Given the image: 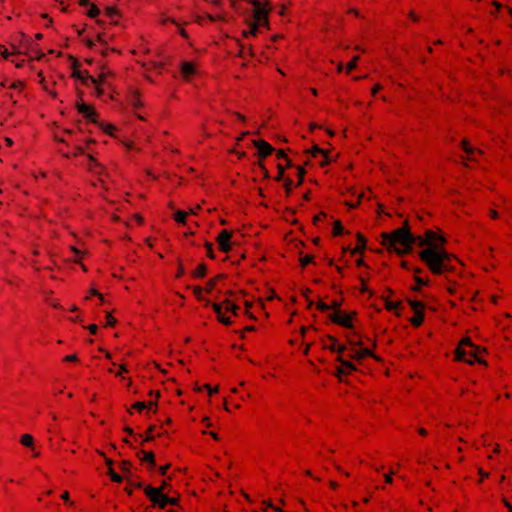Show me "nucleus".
<instances>
[{"mask_svg":"<svg viewBox=\"0 0 512 512\" xmlns=\"http://www.w3.org/2000/svg\"><path fill=\"white\" fill-rule=\"evenodd\" d=\"M278 175L276 176V180L277 181H280L283 177V174H284V170H285V166H283L282 164H278Z\"/></svg>","mask_w":512,"mask_h":512,"instance_id":"45","label":"nucleus"},{"mask_svg":"<svg viewBox=\"0 0 512 512\" xmlns=\"http://www.w3.org/2000/svg\"><path fill=\"white\" fill-rule=\"evenodd\" d=\"M71 250L73 251V253L76 255V259H75V262H78L80 259H81V252L80 250H78L77 248L75 247H71Z\"/></svg>","mask_w":512,"mask_h":512,"instance_id":"56","label":"nucleus"},{"mask_svg":"<svg viewBox=\"0 0 512 512\" xmlns=\"http://www.w3.org/2000/svg\"><path fill=\"white\" fill-rule=\"evenodd\" d=\"M77 108L79 113H81L84 117H86L89 120L95 121L94 117L96 116V113L91 106L85 103H81L77 105Z\"/></svg>","mask_w":512,"mask_h":512,"instance_id":"19","label":"nucleus"},{"mask_svg":"<svg viewBox=\"0 0 512 512\" xmlns=\"http://www.w3.org/2000/svg\"><path fill=\"white\" fill-rule=\"evenodd\" d=\"M312 157L314 158H317V157H321V160H320V165L321 166H324L326 164H328V155H327V152L320 149L318 146H314L311 151H310Z\"/></svg>","mask_w":512,"mask_h":512,"instance_id":"20","label":"nucleus"},{"mask_svg":"<svg viewBox=\"0 0 512 512\" xmlns=\"http://www.w3.org/2000/svg\"><path fill=\"white\" fill-rule=\"evenodd\" d=\"M462 145L468 159L470 160L476 159V155L481 154V150L472 148L466 141H463Z\"/></svg>","mask_w":512,"mask_h":512,"instance_id":"21","label":"nucleus"},{"mask_svg":"<svg viewBox=\"0 0 512 512\" xmlns=\"http://www.w3.org/2000/svg\"><path fill=\"white\" fill-rule=\"evenodd\" d=\"M380 237L381 244L385 246L388 251L395 252L398 255L408 254L417 241L416 237L410 233L407 221L404 222L402 227L391 232H384Z\"/></svg>","mask_w":512,"mask_h":512,"instance_id":"2","label":"nucleus"},{"mask_svg":"<svg viewBox=\"0 0 512 512\" xmlns=\"http://www.w3.org/2000/svg\"><path fill=\"white\" fill-rule=\"evenodd\" d=\"M0 54L5 58L7 59L10 55H12L13 53H9L8 50L4 47H0Z\"/></svg>","mask_w":512,"mask_h":512,"instance_id":"55","label":"nucleus"},{"mask_svg":"<svg viewBox=\"0 0 512 512\" xmlns=\"http://www.w3.org/2000/svg\"><path fill=\"white\" fill-rule=\"evenodd\" d=\"M251 307H252V303L249 301H245V314L247 316H249L250 318H254V316L250 312Z\"/></svg>","mask_w":512,"mask_h":512,"instance_id":"47","label":"nucleus"},{"mask_svg":"<svg viewBox=\"0 0 512 512\" xmlns=\"http://www.w3.org/2000/svg\"><path fill=\"white\" fill-rule=\"evenodd\" d=\"M101 129L109 134V135H113L114 134V131L116 130V127L112 124H109V123H105V124H101Z\"/></svg>","mask_w":512,"mask_h":512,"instance_id":"33","label":"nucleus"},{"mask_svg":"<svg viewBox=\"0 0 512 512\" xmlns=\"http://www.w3.org/2000/svg\"><path fill=\"white\" fill-rule=\"evenodd\" d=\"M482 351L475 346L469 338L460 341L455 351V359L468 364H474L481 361Z\"/></svg>","mask_w":512,"mask_h":512,"instance_id":"6","label":"nucleus"},{"mask_svg":"<svg viewBox=\"0 0 512 512\" xmlns=\"http://www.w3.org/2000/svg\"><path fill=\"white\" fill-rule=\"evenodd\" d=\"M161 24L166 25L167 23H172L175 25H178L175 19L169 17V16H162L160 19Z\"/></svg>","mask_w":512,"mask_h":512,"instance_id":"41","label":"nucleus"},{"mask_svg":"<svg viewBox=\"0 0 512 512\" xmlns=\"http://www.w3.org/2000/svg\"><path fill=\"white\" fill-rule=\"evenodd\" d=\"M206 19H208L211 22H214V21H225L226 20V15L222 11H217V12H214V13H207L204 16L198 15V16H196L195 21L198 24H203Z\"/></svg>","mask_w":512,"mask_h":512,"instance_id":"16","label":"nucleus"},{"mask_svg":"<svg viewBox=\"0 0 512 512\" xmlns=\"http://www.w3.org/2000/svg\"><path fill=\"white\" fill-rule=\"evenodd\" d=\"M357 244L353 249H350L351 255L363 254L366 249V239L360 233H357Z\"/></svg>","mask_w":512,"mask_h":512,"instance_id":"18","label":"nucleus"},{"mask_svg":"<svg viewBox=\"0 0 512 512\" xmlns=\"http://www.w3.org/2000/svg\"><path fill=\"white\" fill-rule=\"evenodd\" d=\"M110 72L103 69L97 77H88L91 84L95 87V92L98 97L102 96L104 91L102 85L105 84Z\"/></svg>","mask_w":512,"mask_h":512,"instance_id":"12","label":"nucleus"},{"mask_svg":"<svg viewBox=\"0 0 512 512\" xmlns=\"http://www.w3.org/2000/svg\"><path fill=\"white\" fill-rule=\"evenodd\" d=\"M206 272H207L206 265L201 263V264L197 265V267L193 271V277L202 278L206 275Z\"/></svg>","mask_w":512,"mask_h":512,"instance_id":"25","label":"nucleus"},{"mask_svg":"<svg viewBox=\"0 0 512 512\" xmlns=\"http://www.w3.org/2000/svg\"><path fill=\"white\" fill-rule=\"evenodd\" d=\"M50 416H51L52 423L49 424L48 432L51 434H54V435H59V433H60L59 428H58V425L56 424L57 415H56V413H51Z\"/></svg>","mask_w":512,"mask_h":512,"instance_id":"23","label":"nucleus"},{"mask_svg":"<svg viewBox=\"0 0 512 512\" xmlns=\"http://www.w3.org/2000/svg\"><path fill=\"white\" fill-rule=\"evenodd\" d=\"M358 60H359V56H354L352 58V60L347 63V65H346V72L347 73L352 72L356 68Z\"/></svg>","mask_w":512,"mask_h":512,"instance_id":"30","label":"nucleus"},{"mask_svg":"<svg viewBox=\"0 0 512 512\" xmlns=\"http://www.w3.org/2000/svg\"><path fill=\"white\" fill-rule=\"evenodd\" d=\"M222 278H223V276H222V275H218V276H216L215 278H213V279L209 280V281H208V283L206 284V291H207L208 293H210V292L213 290V288H214L215 284H216L220 279H222Z\"/></svg>","mask_w":512,"mask_h":512,"instance_id":"31","label":"nucleus"},{"mask_svg":"<svg viewBox=\"0 0 512 512\" xmlns=\"http://www.w3.org/2000/svg\"><path fill=\"white\" fill-rule=\"evenodd\" d=\"M323 348L328 349L332 352H336L338 356L347 350V347L345 345L340 344L338 340L332 336H327L323 340Z\"/></svg>","mask_w":512,"mask_h":512,"instance_id":"13","label":"nucleus"},{"mask_svg":"<svg viewBox=\"0 0 512 512\" xmlns=\"http://www.w3.org/2000/svg\"><path fill=\"white\" fill-rule=\"evenodd\" d=\"M419 258L434 275L452 271L453 261L457 260L444 247H426L419 252Z\"/></svg>","mask_w":512,"mask_h":512,"instance_id":"1","label":"nucleus"},{"mask_svg":"<svg viewBox=\"0 0 512 512\" xmlns=\"http://www.w3.org/2000/svg\"><path fill=\"white\" fill-rule=\"evenodd\" d=\"M382 89V86L380 84L374 85V87L371 90L372 95H376L380 90Z\"/></svg>","mask_w":512,"mask_h":512,"instance_id":"61","label":"nucleus"},{"mask_svg":"<svg viewBox=\"0 0 512 512\" xmlns=\"http://www.w3.org/2000/svg\"><path fill=\"white\" fill-rule=\"evenodd\" d=\"M254 146L258 149L259 156L265 158L272 154L273 147L265 140L259 139L253 141Z\"/></svg>","mask_w":512,"mask_h":512,"instance_id":"15","label":"nucleus"},{"mask_svg":"<svg viewBox=\"0 0 512 512\" xmlns=\"http://www.w3.org/2000/svg\"><path fill=\"white\" fill-rule=\"evenodd\" d=\"M416 239V243L420 247H444V243L446 241L442 235H439L432 230L425 231L423 237H417Z\"/></svg>","mask_w":512,"mask_h":512,"instance_id":"7","label":"nucleus"},{"mask_svg":"<svg viewBox=\"0 0 512 512\" xmlns=\"http://www.w3.org/2000/svg\"><path fill=\"white\" fill-rule=\"evenodd\" d=\"M109 474H110V478L112 481H114V482L122 481V477L119 474L115 473L112 468H110Z\"/></svg>","mask_w":512,"mask_h":512,"instance_id":"39","label":"nucleus"},{"mask_svg":"<svg viewBox=\"0 0 512 512\" xmlns=\"http://www.w3.org/2000/svg\"><path fill=\"white\" fill-rule=\"evenodd\" d=\"M75 77H77L78 79H80L82 81L83 84L87 85V86H90L92 85L90 80L87 79L88 77H91L88 72H81V71H78V72H74L73 74Z\"/></svg>","mask_w":512,"mask_h":512,"instance_id":"26","label":"nucleus"},{"mask_svg":"<svg viewBox=\"0 0 512 512\" xmlns=\"http://www.w3.org/2000/svg\"><path fill=\"white\" fill-rule=\"evenodd\" d=\"M205 248H206V254L208 257L210 258H214V253H213V247H212V244L207 242L205 244Z\"/></svg>","mask_w":512,"mask_h":512,"instance_id":"43","label":"nucleus"},{"mask_svg":"<svg viewBox=\"0 0 512 512\" xmlns=\"http://www.w3.org/2000/svg\"><path fill=\"white\" fill-rule=\"evenodd\" d=\"M89 161H90L89 169H90V170H94V169H95V172H96V173H100V171L102 170V168H101V167H100V165L96 162V160H95L92 156H89Z\"/></svg>","mask_w":512,"mask_h":512,"instance_id":"34","label":"nucleus"},{"mask_svg":"<svg viewBox=\"0 0 512 512\" xmlns=\"http://www.w3.org/2000/svg\"><path fill=\"white\" fill-rule=\"evenodd\" d=\"M20 443L25 447L33 448L34 438L31 434H23L20 437Z\"/></svg>","mask_w":512,"mask_h":512,"instance_id":"24","label":"nucleus"},{"mask_svg":"<svg viewBox=\"0 0 512 512\" xmlns=\"http://www.w3.org/2000/svg\"><path fill=\"white\" fill-rule=\"evenodd\" d=\"M343 231V227L340 221H335L333 226V235H340Z\"/></svg>","mask_w":512,"mask_h":512,"instance_id":"36","label":"nucleus"},{"mask_svg":"<svg viewBox=\"0 0 512 512\" xmlns=\"http://www.w3.org/2000/svg\"><path fill=\"white\" fill-rule=\"evenodd\" d=\"M116 322V318L111 313L106 314V326L112 327L116 324Z\"/></svg>","mask_w":512,"mask_h":512,"instance_id":"38","label":"nucleus"},{"mask_svg":"<svg viewBox=\"0 0 512 512\" xmlns=\"http://www.w3.org/2000/svg\"><path fill=\"white\" fill-rule=\"evenodd\" d=\"M402 306L401 301H386L385 308L388 311H395L397 312Z\"/></svg>","mask_w":512,"mask_h":512,"instance_id":"29","label":"nucleus"},{"mask_svg":"<svg viewBox=\"0 0 512 512\" xmlns=\"http://www.w3.org/2000/svg\"><path fill=\"white\" fill-rule=\"evenodd\" d=\"M128 372L125 364L120 365L119 371L116 373L117 376L122 377L123 373Z\"/></svg>","mask_w":512,"mask_h":512,"instance_id":"54","label":"nucleus"},{"mask_svg":"<svg viewBox=\"0 0 512 512\" xmlns=\"http://www.w3.org/2000/svg\"><path fill=\"white\" fill-rule=\"evenodd\" d=\"M276 157L278 159H285L287 161V165H289V160L287 159L286 154H285V152L283 150H278L276 152Z\"/></svg>","mask_w":512,"mask_h":512,"instance_id":"51","label":"nucleus"},{"mask_svg":"<svg viewBox=\"0 0 512 512\" xmlns=\"http://www.w3.org/2000/svg\"><path fill=\"white\" fill-rule=\"evenodd\" d=\"M143 460L150 463L152 466L155 465V458L153 452H143Z\"/></svg>","mask_w":512,"mask_h":512,"instance_id":"35","label":"nucleus"},{"mask_svg":"<svg viewBox=\"0 0 512 512\" xmlns=\"http://www.w3.org/2000/svg\"><path fill=\"white\" fill-rule=\"evenodd\" d=\"M129 102L134 108L142 106L141 97L138 91H133L129 97Z\"/></svg>","mask_w":512,"mask_h":512,"instance_id":"22","label":"nucleus"},{"mask_svg":"<svg viewBox=\"0 0 512 512\" xmlns=\"http://www.w3.org/2000/svg\"><path fill=\"white\" fill-rule=\"evenodd\" d=\"M64 361H67V362H74V361H77V355H76V354L67 355V356L64 358Z\"/></svg>","mask_w":512,"mask_h":512,"instance_id":"57","label":"nucleus"},{"mask_svg":"<svg viewBox=\"0 0 512 512\" xmlns=\"http://www.w3.org/2000/svg\"><path fill=\"white\" fill-rule=\"evenodd\" d=\"M87 328L91 334L97 333L98 327L96 324H90Z\"/></svg>","mask_w":512,"mask_h":512,"instance_id":"59","label":"nucleus"},{"mask_svg":"<svg viewBox=\"0 0 512 512\" xmlns=\"http://www.w3.org/2000/svg\"><path fill=\"white\" fill-rule=\"evenodd\" d=\"M212 308L217 314L218 321L227 326L233 323L232 318L238 315L240 309L236 302L229 298L212 303Z\"/></svg>","mask_w":512,"mask_h":512,"instance_id":"5","label":"nucleus"},{"mask_svg":"<svg viewBox=\"0 0 512 512\" xmlns=\"http://www.w3.org/2000/svg\"><path fill=\"white\" fill-rule=\"evenodd\" d=\"M71 136V132L70 131H66L65 132V135H63L62 137L58 138L59 141L61 142H68V137Z\"/></svg>","mask_w":512,"mask_h":512,"instance_id":"60","label":"nucleus"},{"mask_svg":"<svg viewBox=\"0 0 512 512\" xmlns=\"http://www.w3.org/2000/svg\"><path fill=\"white\" fill-rule=\"evenodd\" d=\"M90 295L92 296H98L99 299L103 302V295L100 294L96 289H91L90 290Z\"/></svg>","mask_w":512,"mask_h":512,"instance_id":"62","label":"nucleus"},{"mask_svg":"<svg viewBox=\"0 0 512 512\" xmlns=\"http://www.w3.org/2000/svg\"><path fill=\"white\" fill-rule=\"evenodd\" d=\"M253 6L252 21L248 30L243 31L245 37L255 36L261 27H268V14L272 7L268 0H249Z\"/></svg>","mask_w":512,"mask_h":512,"instance_id":"3","label":"nucleus"},{"mask_svg":"<svg viewBox=\"0 0 512 512\" xmlns=\"http://www.w3.org/2000/svg\"><path fill=\"white\" fill-rule=\"evenodd\" d=\"M153 431H154V427L153 426L149 427L147 429L146 433H145L143 441H151V440H153L154 439Z\"/></svg>","mask_w":512,"mask_h":512,"instance_id":"37","label":"nucleus"},{"mask_svg":"<svg viewBox=\"0 0 512 512\" xmlns=\"http://www.w3.org/2000/svg\"><path fill=\"white\" fill-rule=\"evenodd\" d=\"M203 388L207 389L209 395H212V394L217 393L219 391V387L218 386L211 387L209 384H205L203 386Z\"/></svg>","mask_w":512,"mask_h":512,"instance_id":"44","label":"nucleus"},{"mask_svg":"<svg viewBox=\"0 0 512 512\" xmlns=\"http://www.w3.org/2000/svg\"><path fill=\"white\" fill-rule=\"evenodd\" d=\"M297 173H298V185H300L303 181L305 169L302 166L297 167Z\"/></svg>","mask_w":512,"mask_h":512,"instance_id":"40","label":"nucleus"},{"mask_svg":"<svg viewBox=\"0 0 512 512\" xmlns=\"http://www.w3.org/2000/svg\"><path fill=\"white\" fill-rule=\"evenodd\" d=\"M408 17L413 22H418L420 20V17L413 10L408 13Z\"/></svg>","mask_w":512,"mask_h":512,"instance_id":"49","label":"nucleus"},{"mask_svg":"<svg viewBox=\"0 0 512 512\" xmlns=\"http://www.w3.org/2000/svg\"><path fill=\"white\" fill-rule=\"evenodd\" d=\"M396 471H390V473L384 475L385 482L390 484L392 483V475L396 474Z\"/></svg>","mask_w":512,"mask_h":512,"instance_id":"53","label":"nucleus"},{"mask_svg":"<svg viewBox=\"0 0 512 512\" xmlns=\"http://www.w3.org/2000/svg\"><path fill=\"white\" fill-rule=\"evenodd\" d=\"M337 361L341 363L338 368V373L341 375H349L356 370L355 366L350 361L344 360L341 355L337 357Z\"/></svg>","mask_w":512,"mask_h":512,"instance_id":"17","label":"nucleus"},{"mask_svg":"<svg viewBox=\"0 0 512 512\" xmlns=\"http://www.w3.org/2000/svg\"><path fill=\"white\" fill-rule=\"evenodd\" d=\"M188 216V212L187 211H182V210H178L175 214H174V220L178 223V224H185V221H186V217Z\"/></svg>","mask_w":512,"mask_h":512,"instance_id":"27","label":"nucleus"},{"mask_svg":"<svg viewBox=\"0 0 512 512\" xmlns=\"http://www.w3.org/2000/svg\"><path fill=\"white\" fill-rule=\"evenodd\" d=\"M169 469V464L163 465L160 467L159 471L161 475H165Z\"/></svg>","mask_w":512,"mask_h":512,"instance_id":"64","label":"nucleus"},{"mask_svg":"<svg viewBox=\"0 0 512 512\" xmlns=\"http://www.w3.org/2000/svg\"><path fill=\"white\" fill-rule=\"evenodd\" d=\"M153 406H155V403L154 402H149V403H146V402H136L133 404L132 408L141 412L142 410L146 409V408H149L151 409Z\"/></svg>","mask_w":512,"mask_h":512,"instance_id":"28","label":"nucleus"},{"mask_svg":"<svg viewBox=\"0 0 512 512\" xmlns=\"http://www.w3.org/2000/svg\"><path fill=\"white\" fill-rule=\"evenodd\" d=\"M179 73L183 81L190 83L199 75V65L194 61H181L179 64Z\"/></svg>","mask_w":512,"mask_h":512,"instance_id":"8","label":"nucleus"},{"mask_svg":"<svg viewBox=\"0 0 512 512\" xmlns=\"http://www.w3.org/2000/svg\"><path fill=\"white\" fill-rule=\"evenodd\" d=\"M317 309L322 312H325V311L330 310V306L328 304L320 301L317 303Z\"/></svg>","mask_w":512,"mask_h":512,"instance_id":"46","label":"nucleus"},{"mask_svg":"<svg viewBox=\"0 0 512 512\" xmlns=\"http://www.w3.org/2000/svg\"><path fill=\"white\" fill-rule=\"evenodd\" d=\"M100 14V10L98 9V7L95 5V4H91L88 11H87V15L90 17V18H95L97 17L98 15Z\"/></svg>","mask_w":512,"mask_h":512,"instance_id":"32","label":"nucleus"},{"mask_svg":"<svg viewBox=\"0 0 512 512\" xmlns=\"http://www.w3.org/2000/svg\"><path fill=\"white\" fill-rule=\"evenodd\" d=\"M146 496L159 507L164 508L169 504L170 497L165 493L161 492V489H155L154 487L148 486L145 488Z\"/></svg>","mask_w":512,"mask_h":512,"instance_id":"10","label":"nucleus"},{"mask_svg":"<svg viewBox=\"0 0 512 512\" xmlns=\"http://www.w3.org/2000/svg\"><path fill=\"white\" fill-rule=\"evenodd\" d=\"M231 237H232V233L226 229L222 230L218 236H217V243H218V246H219V249L224 252V253H227L231 250Z\"/></svg>","mask_w":512,"mask_h":512,"instance_id":"14","label":"nucleus"},{"mask_svg":"<svg viewBox=\"0 0 512 512\" xmlns=\"http://www.w3.org/2000/svg\"><path fill=\"white\" fill-rule=\"evenodd\" d=\"M409 304L414 312V316L410 319V322L413 326L419 327L424 321L425 305L423 302L417 300L409 301Z\"/></svg>","mask_w":512,"mask_h":512,"instance_id":"11","label":"nucleus"},{"mask_svg":"<svg viewBox=\"0 0 512 512\" xmlns=\"http://www.w3.org/2000/svg\"><path fill=\"white\" fill-rule=\"evenodd\" d=\"M200 210H201V206L196 205L195 207L189 209V211H187V212H188V215H197Z\"/></svg>","mask_w":512,"mask_h":512,"instance_id":"52","label":"nucleus"},{"mask_svg":"<svg viewBox=\"0 0 512 512\" xmlns=\"http://www.w3.org/2000/svg\"><path fill=\"white\" fill-rule=\"evenodd\" d=\"M312 259H313V257H312V256H310V255H305L304 257H302V258L300 259L301 266H302V267L307 266L309 263H311Z\"/></svg>","mask_w":512,"mask_h":512,"instance_id":"42","label":"nucleus"},{"mask_svg":"<svg viewBox=\"0 0 512 512\" xmlns=\"http://www.w3.org/2000/svg\"><path fill=\"white\" fill-rule=\"evenodd\" d=\"M347 341L349 344V347H347L348 350V356L353 360H362L365 357H372L378 362H381L382 359L378 355L373 353V349L376 347V342L374 340H370L371 347L366 346L363 347L364 342L360 337L357 336H347Z\"/></svg>","mask_w":512,"mask_h":512,"instance_id":"4","label":"nucleus"},{"mask_svg":"<svg viewBox=\"0 0 512 512\" xmlns=\"http://www.w3.org/2000/svg\"><path fill=\"white\" fill-rule=\"evenodd\" d=\"M162 67V63H158V62H151L150 63V67L148 69H157V70H160Z\"/></svg>","mask_w":512,"mask_h":512,"instance_id":"58","label":"nucleus"},{"mask_svg":"<svg viewBox=\"0 0 512 512\" xmlns=\"http://www.w3.org/2000/svg\"><path fill=\"white\" fill-rule=\"evenodd\" d=\"M355 312H349L343 310H335L332 313H330L329 318L330 320L342 327L345 328H353V319L355 317Z\"/></svg>","mask_w":512,"mask_h":512,"instance_id":"9","label":"nucleus"},{"mask_svg":"<svg viewBox=\"0 0 512 512\" xmlns=\"http://www.w3.org/2000/svg\"><path fill=\"white\" fill-rule=\"evenodd\" d=\"M284 187H285L286 193L289 194L292 190V180L286 179L285 183H284Z\"/></svg>","mask_w":512,"mask_h":512,"instance_id":"50","label":"nucleus"},{"mask_svg":"<svg viewBox=\"0 0 512 512\" xmlns=\"http://www.w3.org/2000/svg\"><path fill=\"white\" fill-rule=\"evenodd\" d=\"M414 280L416 281L418 286H424V285H427V283H428L427 280H424L423 278H421L417 275H414Z\"/></svg>","mask_w":512,"mask_h":512,"instance_id":"48","label":"nucleus"},{"mask_svg":"<svg viewBox=\"0 0 512 512\" xmlns=\"http://www.w3.org/2000/svg\"><path fill=\"white\" fill-rule=\"evenodd\" d=\"M23 86V83L21 81H15L13 82L9 87L12 89H17Z\"/></svg>","mask_w":512,"mask_h":512,"instance_id":"63","label":"nucleus"}]
</instances>
